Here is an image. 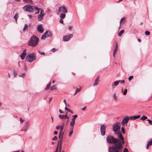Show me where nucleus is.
I'll use <instances>...</instances> for the list:
<instances>
[{"mask_svg":"<svg viewBox=\"0 0 152 152\" xmlns=\"http://www.w3.org/2000/svg\"><path fill=\"white\" fill-rule=\"evenodd\" d=\"M29 121H26V122L24 126V127L28 128L29 126Z\"/></svg>","mask_w":152,"mask_h":152,"instance_id":"17","label":"nucleus"},{"mask_svg":"<svg viewBox=\"0 0 152 152\" xmlns=\"http://www.w3.org/2000/svg\"><path fill=\"white\" fill-rule=\"evenodd\" d=\"M73 37L72 34L69 35L64 36L63 37V40L64 41L67 42L69 41Z\"/></svg>","mask_w":152,"mask_h":152,"instance_id":"9","label":"nucleus"},{"mask_svg":"<svg viewBox=\"0 0 152 152\" xmlns=\"http://www.w3.org/2000/svg\"><path fill=\"white\" fill-rule=\"evenodd\" d=\"M20 124H22L23 121H24V120L23 119L21 118H20Z\"/></svg>","mask_w":152,"mask_h":152,"instance_id":"49","label":"nucleus"},{"mask_svg":"<svg viewBox=\"0 0 152 152\" xmlns=\"http://www.w3.org/2000/svg\"><path fill=\"white\" fill-rule=\"evenodd\" d=\"M114 85L115 86H117L119 82H118V80L116 81H115L114 82Z\"/></svg>","mask_w":152,"mask_h":152,"instance_id":"32","label":"nucleus"},{"mask_svg":"<svg viewBox=\"0 0 152 152\" xmlns=\"http://www.w3.org/2000/svg\"><path fill=\"white\" fill-rule=\"evenodd\" d=\"M118 44L117 43L116 45V46L114 50V52H116L117 51V50L118 49Z\"/></svg>","mask_w":152,"mask_h":152,"instance_id":"33","label":"nucleus"},{"mask_svg":"<svg viewBox=\"0 0 152 152\" xmlns=\"http://www.w3.org/2000/svg\"><path fill=\"white\" fill-rule=\"evenodd\" d=\"M147 121H148V123L150 125H152V121L149 119H148Z\"/></svg>","mask_w":152,"mask_h":152,"instance_id":"42","label":"nucleus"},{"mask_svg":"<svg viewBox=\"0 0 152 152\" xmlns=\"http://www.w3.org/2000/svg\"><path fill=\"white\" fill-rule=\"evenodd\" d=\"M65 13H62L60 15V16L61 19H63L65 18L66 17Z\"/></svg>","mask_w":152,"mask_h":152,"instance_id":"16","label":"nucleus"},{"mask_svg":"<svg viewBox=\"0 0 152 152\" xmlns=\"http://www.w3.org/2000/svg\"><path fill=\"white\" fill-rule=\"evenodd\" d=\"M73 129H70V131L69 133V136H70L73 133Z\"/></svg>","mask_w":152,"mask_h":152,"instance_id":"28","label":"nucleus"},{"mask_svg":"<svg viewBox=\"0 0 152 152\" xmlns=\"http://www.w3.org/2000/svg\"><path fill=\"white\" fill-rule=\"evenodd\" d=\"M59 22L60 23H63L64 22L63 20V19H61L59 20Z\"/></svg>","mask_w":152,"mask_h":152,"instance_id":"55","label":"nucleus"},{"mask_svg":"<svg viewBox=\"0 0 152 152\" xmlns=\"http://www.w3.org/2000/svg\"><path fill=\"white\" fill-rule=\"evenodd\" d=\"M80 90V89L79 88H77L76 89L75 91L74 94V95H75L77 93L79 92Z\"/></svg>","mask_w":152,"mask_h":152,"instance_id":"29","label":"nucleus"},{"mask_svg":"<svg viewBox=\"0 0 152 152\" xmlns=\"http://www.w3.org/2000/svg\"><path fill=\"white\" fill-rule=\"evenodd\" d=\"M121 124L119 122H117L113 124V130L115 134L117 135L118 137L121 139V140H123L124 137L121 132L120 131Z\"/></svg>","mask_w":152,"mask_h":152,"instance_id":"2","label":"nucleus"},{"mask_svg":"<svg viewBox=\"0 0 152 152\" xmlns=\"http://www.w3.org/2000/svg\"><path fill=\"white\" fill-rule=\"evenodd\" d=\"M127 89H125L124 92H123V94L124 95H125L127 92Z\"/></svg>","mask_w":152,"mask_h":152,"instance_id":"44","label":"nucleus"},{"mask_svg":"<svg viewBox=\"0 0 152 152\" xmlns=\"http://www.w3.org/2000/svg\"><path fill=\"white\" fill-rule=\"evenodd\" d=\"M8 76L9 78H10V75L9 73H8Z\"/></svg>","mask_w":152,"mask_h":152,"instance_id":"64","label":"nucleus"},{"mask_svg":"<svg viewBox=\"0 0 152 152\" xmlns=\"http://www.w3.org/2000/svg\"><path fill=\"white\" fill-rule=\"evenodd\" d=\"M75 124V121H72L70 122V126H71V127L70 128V129H73L74 126Z\"/></svg>","mask_w":152,"mask_h":152,"instance_id":"20","label":"nucleus"},{"mask_svg":"<svg viewBox=\"0 0 152 152\" xmlns=\"http://www.w3.org/2000/svg\"><path fill=\"white\" fill-rule=\"evenodd\" d=\"M106 140L107 143L114 144L113 146L109 147H113L117 148H118L123 147V145L125 143L124 137L122 140L118 137L115 138L112 136L109 135L107 137Z\"/></svg>","mask_w":152,"mask_h":152,"instance_id":"1","label":"nucleus"},{"mask_svg":"<svg viewBox=\"0 0 152 152\" xmlns=\"http://www.w3.org/2000/svg\"><path fill=\"white\" fill-rule=\"evenodd\" d=\"M44 28L42 24L38 25L37 28V31L40 33H42L44 31Z\"/></svg>","mask_w":152,"mask_h":152,"instance_id":"12","label":"nucleus"},{"mask_svg":"<svg viewBox=\"0 0 152 152\" xmlns=\"http://www.w3.org/2000/svg\"><path fill=\"white\" fill-rule=\"evenodd\" d=\"M59 151V150H58V145L57 146V147H56V151Z\"/></svg>","mask_w":152,"mask_h":152,"instance_id":"58","label":"nucleus"},{"mask_svg":"<svg viewBox=\"0 0 152 152\" xmlns=\"http://www.w3.org/2000/svg\"><path fill=\"white\" fill-rule=\"evenodd\" d=\"M22 55L26 56V49L24 50L22 53L21 54Z\"/></svg>","mask_w":152,"mask_h":152,"instance_id":"37","label":"nucleus"},{"mask_svg":"<svg viewBox=\"0 0 152 152\" xmlns=\"http://www.w3.org/2000/svg\"><path fill=\"white\" fill-rule=\"evenodd\" d=\"M72 28L71 26H69V29L70 30H72Z\"/></svg>","mask_w":152,"mask_h":152,"instance_id":"60","label":"nucleus"},{"mask_svg":"<svg viewBox=\"0 0 152 152\" xmlns=\"http://www.w3.org/2000/svg\"><path fill=\"white\" fill-rule=\"evenodd\" d=\"M121 130L123 134H125V131L124 128V127H122L121 128Z\"/></svg>","mask_w":152,"mask_h":152,"instance_id":"39","label":"nucleus"},{"mask_svg":"<svg viewBox=\"0 0 152 152\" xmlns=\"http://www.w3.org/2000/svg\"><path fill=\"white\" fill-rule=\"evenodd\" d=\"M59 117L61 119H64V115H59Z\"/></svg>","mask_w":152,"mask_h":152,"instance_id":"38","label":"nucleus"},{"mask_svg":"<svg viewBox=\"0 0 152 152\" xmlns=\"http://www.w3.org/2000/svg\"><path fill=\"white\" fill-rule=\"evenodd\" d=\"M36 6H31L30 5H26L23 7L24 10L30 12H34V8Z\"/></svg>","mask_w":152,"mask_h":152,"instance_id":"5","label":"nucleus"},{"mask_svg":"<svg viewBox=\"0 0 152 152\" xmlns=\"http://www.w3.org/2000/svg\"><path fill=\"white\" fill-rule=\"evenodd\" d=\"M99 76H98L95 80L96 81H97V82H99Z\"/></svg>","mask_w":152,"mask_h":152,"instance_id":"54","label":"nucleus"},{"mask_svg":"<svg viewBox=\"0 0 152 152\" xmlns=\"http://www.w3.org/2000/svg\"><path fill=\"white\" fill-rule=\"evenodd\" d=\"M28 26L26 24L24 25V27L23 29V31H24L26 30H27L28 28Z\"/></svg>","mask_w":152,"mask_h":152,"instance_id":"25","label":"nucleus"},{"mask_svg":"<svg viewBox=\"0 0 152 152\" xmlns=\"http://www.w3.org/2000/svg\"><path fill=\"white\" fill-rule=\"evenodd\" d=\"M61 147L60 146V147L59 149V151H55V152H61Z\"/></svg>","mask_w":152,"mask_h":152,"instance_id":"56","label":"nucleus"},{"mask_svg":"<svg viewBox=\"0 0 152 152\" xmlns=\"http://www.w3.org/2000/svg\"><path fill=\"white\" fill-rule=\"evenodd\" d=\"M113 97H114V99H115V100L117 99V96L116 95V94H114L113 95Z\"/></svg>","mask_w":152,"mask_h":152,"instance_id":"50","label":"nucleus"},{"mask_svg":"<svg viewBox=\"0 0 152 152\" xmlns=\"http://www.w3.org/2000/svg\"><path fill=\"white\" fill-rule=\"evenodd\" d=\"M26 74L25 73H23L21 75H19V76L23 77Z\"/></svg>","mask_w":152,"mask_h":152,"instance_id":"36","label":"nucleus"},{"mask_svg":"<svg viewBox=\"0 0 152 152\" xmlns=\"http://www.w3.org/2000/svg\"><path fill=\"white\" fill-rule=\"evenodd\" d=\"M52 36L53 34L51 31L49 30H47L42 36L41 39L42 40H45V38L47 37H52Z\"/></svg>","mask_w":152,"mask_h":152,"instance_id":"6","label":"nucleus"},{"mask_svg":"<svg viewBox=\"0 0 152 152\" xmlns=\"http://www.w3.org/2000/svg\"><path fill=\"white\" fill-rule=\"evenodd\" d=\"M56 89V88H55V86H53L51 87V88H50V89L51 91H53V90Z\"/></svg>","mask_w":152,"mask_h":152,"instance_id":"34","label":"nucleus"},{"mask_svg":"<svg viewBox=\"0 0 152 152\" xmlns=\"http://www.w3.org/2000/svg\"><path fill=\"white\" fill-rule=\"evenodd\" d=\"M58 133V132L57 131H55L54 132V134H57Z\"/></svg>","mask_w":152,"mask_h":152,"instance_id":"61","label":"nucleus"},{"mask_svg":"<svg viewBox=\"0 0 152 152\" xmlns=\"http://www.w3.org/2000/svg\"><path fill=\"white\" fill-rule=\"evenodd\" d=\"M56 129L57 130H59L60 129V126H58L56 127Z\"/></svg>","mask_w":152,"mask_h":152,"instance_id":"53","label":"nucleus"},{"mask_svg":"<svg viewBox=\"0 0 152 152\" xmlns=\"http://www.w3.org/2000/svg\"><path fill=\"white\" fill-rule=\"evenodd\" d=\"M86 107H85L83 108H82L81 109H82V110H84L86 109Z\"/></svg>","mask_w":152,"mask_h":152,"instance_id":"62","label":"nucleus"},{"mask_svg":"<svg viewBox=\"0 0 152 152\" xmlns=\"http://www.w3.org/2000/svg\"><path fill=\"white\" fill-rule=\"evenodd\" d=\"M64 123H62L61 125L60 126V129L61 131H63V129H64Z\"/></svg>","mask_w":152,"mask_h":152,"instance_id":"27","label":"nucleus"},{"mask_svg":"<svg viewBox=\"0 0 152 152\" xmlns=\"http://www.w3.org/2000/svg\"><path fill=\"white\" fill-rule=\"evenodd\" d=\"M77 117V115H75L72 116L73 118L72 119V121H75V119Z\"/></svg>","mask_w":152,"mask_h":152,"instance_id":"22","label":"nucleus"},{"mask_svg":"<svg viewBox=\"0 0 152 152\" xmlns=\"http://www.w3.org/2000/svg\"><path fill=\"white\" fill-rule=\"evenodd\" d=\"M57 137L56 136H55L53 138V140H57Z\"/></svg>","mask_w":152,"mask_h":152,"instance_id":"52","label":"nucleus"},{"mask_svg":"<svg viewBox=\"0 0 152 152\" xmlns=\"http://www.w3.org/2000/svg\"><path fill=\"white\" fill-rule=\"evenodd\" d=\"M39 41V38L34 35L32 36L30 38V40L27 43L28 45L34 47L38 44Z\"/></svg>","mask_w":152,"mask_h":152,"instance_id":"3","label":"nucleus"},{"mask_svg":"<svg viewBox=\"0 0 152 152\" xmlns=\"http://www.w3.org/2000/svg\"><path fill=\"white\" fill-rule=\"evenodd\" d=\"M60 12L61 13H67V9L65 7L62 6L58 8V11L57 14L58 15Z\"/></svg>","mask_w":152,"mask_h":152,"instance_id":"8","label":"nucleus"},{"mask_svg":"<svg viewBox=\"0 0 152 152\" xmlns=\"http://www.w3.org/2000/svg\"><path fill=\"white\" fill-rule=\"evenodd\" d=\"M27 129H28L27 128L24 127L23 126V128L21 129V131H25V132L27 130Z\"/></svg>","mask_w":152,"mask_h":152,"instance_id":"31","label":"nucleus"},{"mask_svg":"<svg viewBox=\"0 0 152 152\" xmlns=\"http://www.w3.org/2000/svg\"><path fill=\"white\" fill-rule=\"evenodd\" d=\"M124 30H121L118 33V36L119 37H121L122 34L124 33Z\"/></svg>","mask_w":152,"mask_h":152,"instance_id":"21","label":"nucleus"},{"mask_svg":"<svg viewBox=\"0 0 152 152\" xmlns=\"http://www.w3.org/2000/svg\"><path fill=\"white\" fill-rule=\"evenodd\" d=\"M133 77V76L132 75H131L129 76L128 78V80L129 81H130Z\"/></svg>","mask_w":152,"mask_h":152,"instance_id":"45","label":"nucleus"},{"mask_svg":"<svg viewBox=\"0 0 152 152\" xmlns=\"http://www.w3.org/2000/svg\"><path fill=\"white\" fill-rule=\"evenodd\" d=\"M150 34V32L148 31H146L145 32V34L146 35H149Z\"/></svg>","mask_w":152,"mask_h":152,"instance_id":"40","label":"nucleus"},{"mask_svg":"<svg viewBox=\"0 0 152 152\" xmlns=\"http://www.w3.org/2000/svg\"><path fill=\"white\" fill-rule=\"evenodd\" d=\"M119 83H121L124 84L125 83V81L124 80H118Z\"/></svg>","mask_w":152,"mask_h":152,"instance_id":"41","label":"nucleus"},{"mask_svg":"<svg viewBox=\"0 0 152 152\" xmlns=\"http://www.w3.org/2000/svg\"><path fill=\"white\" fill-rule=\"evenodd\" d=\"M38 52L39 54L41 55H45V53L43 52L40 51L39 50H38Z\"/></svg>","mask_w":152,"mask_h":152,"instance_id":"47","label":"nucleus"},{"mask_svg":"<svg viewBox=\"0 0 152 152\" xmlns=\"http://www.w3.org/2000/svg\"><path fill=\"white\" fill-rule=\"evenodd\" d=\"M63 102H64V104L66 106H67V105H66V100H65V99H64V101Z\"/></svg>","mask_w":152,"mask_h":152,"instance_id":"63","label":"nucleus"},{"mask_svg":"<svg viewBox=\"0 0 152 152\" xmlns=\"http://www.w3.org/2000/svg\"><path fill=\"white\" fill-rule=\"evenodd\" d=\"M36 59V54L32 53L28 55L26 58V60L28 62H31Z\"/></svg>","mask_w":152,"mask_h":152,"instance_id":"4","label":"nucleus"},{"mask_svg":"<svg viewBox=\"0 0 152 152\" xmlns=\"http://www.w3.org/2000/svg\"><path fill=\"white\" fill-rule=\"evenodd\" d=\"M140 117V115L136 116H131L129 117V119L131 120H135L139 118Z\"/></svg>","mask_w":152,"mask_h":152,"instance_id":"14","label":"nucleus"},{"mask_svg":"<svg viewBox=\"0 0 152 152\" xmlns=\"http://www.w3.org/2000/svg\"><path fill=\"white\" fill-rule=\"evenodd\" d=\"M45 15L44 11L41 10L40 14L38 15V20L39 21H41L43 19Z\"/></svg>","mask_w":152,"mask_h":152,"instance_id":"10","label":"nucleus"},{"mask_svg":"<svg viewBox=\"0 0 152 152\" xmlns=\"http://www.w3.org/2000/svg\"><path fill=\"white\" fill-rule=\"evenodd\" d=\"M56 50V49H55V48H53L51 49V51L53 52H54Z\"/></svg>","mask_w":152,"mask_h":152,"instance_id":"51","label":"nucleus"},{"mask_svg":"<svg viewBox=\"0 0 152 152\" xmlns=\"http://www.w3.org/2000/svg\"><path fill=\"white\" fill-rule=\"evenodd\" d=\"M129 118V117L127 116L121 122V124L123 126L125 124H126L128 123L129 120L130 119Z\"/></svg>","mask_w":152,"mask_h":152,"instance_id":"13","label":"nucleus"},{"mask_svg":"<svg viewBox=\"0 0 152 152\" xmlns=\"http://www.w3.org/2000/svg\"><path fill=\"white\" fill-rule=\"evenodd\" d=\"M62 132L63 131H61V130H60V132L59 134V136H58V137H59V138H60V136H61V134H62V135L63 136V135L64 134V133L63 132L62 133Z\"/></svg>","mask_w":152,"mask_h":152,"instance_id":"35","label":"nucleus"},{"mask_svg":"<svg viewBox=\"0 0 152 152\" xmlns=\"http://www.w3.org/2000/svg\"><path fill=\"white\" fill-rule=\"evenodd\" d=\"M13 74H14V77H15L17 75V72L15 69L13 70Z\"/></svg>","mask_w":152,"mask_h":152,"instance_id":"30","label":"nucleus"},{"mask_svg":"<svg viewBox=\"0 0 152 152\" xmlns=\"http://www.w3.org/2000/svg\"><path fill=\"white\" fill-rule=\"evenodd\" d=\"M34 9L35 10H37V12L35 13V14H38L40 10H41L40 8H38L37 7H36L34 8Z\"/></svg>","mask_w":152,"mask_h":152,"instance_id":"18","label":"nucleus"},{"mask_svg":"<svg viewBox=\"0 0 152 152\" xmlns=\"http://www.w3.org/2000/svg\"><path fill=\"white\" fill-rule=\"evenodd\" d=\"M24 2H26L29 3H32L33 2L32 0H23Z\"/></svg>","mask_w":152,"mask_h":152,"instance_id":"23","label":"nucleus"},{"mask_svg":"<svg viewBox=\"0 0 152 152\" xmlns=\"http://www.w3.org/2000/svg\"><path fill=\"white\" fill-rule=\"evenodd\" d=\"M123 149V147L117 148L113 147H109L108 152H120Z\"/></svg>","mask_w":152,"mask_h":152,"instance_id":"7","label":"nucleus"},{"mask_svg":"<svg viewBox=\"0 0 152 152\" xmlns=\"http://www.w3.org/2000/svg\"><path fill=\"white\" fill-rule=\"evenodd\" d=\"M50 82L47 85V86L45 88V90H47L49 88L50 86Z\"/></svg>","mask_w":152,"mask_h":152,"instance_id":"24","label":"nucleus"},{"mask_svg":"<svg viewBox=\"0 0 152 152\" xmlns=\"http://www.w3.org/2000/svg\"><path fill=\"white\" fill-rule=\"evenodd\" d=\"M123 152H129V151H128V150L126 148H125L124 149Z\"/></svg>","mask_w":152,"mask_h":152,"instance_id":"48","label":"nucleus"},{"mask_svg":"<svg viewBox=\"0 0 152 152\" xmlns=\"http://www.w3.org/2000/svg\"><path fill=\"white\" fill-rule=\"evenodd\" d=\"M106 126L104 124L101 125L100 126V130L102 135L104 136L105 134V129Z\"/></svg>","mask_w":152,"mask_h":152,"instance_id":"11","label":"nucleus"},{"mask_svg":"<svg viewBox=\"0 0 152 152\" xmlns=\"http://www.w3.org/2000/svg\"><path fill=\"white\" fill-rule=\"evenodd\" d=\"M19 18V14L18 13H16L13 17V18L15 19V21L17 22V20Z\"/></svg>","mask_w":152,"mask_h":152,"instance_id":"15","label":"nucleus"},{"mask_svg":"<svg viewBox=\"0 0 152 152\" xmlns=\"http://www.w3.org/2000/svg\"><path fill=\"white\" fill-rule=\"evenodd\" d=\"M20 57L21 58V59L22 60H23L25 58V56L21 54V55L20 56Z\"/></svg>","mask_w":152,"mask_h":152,"instance_id":"43","label":"nucleus"},{"mask_svg":"<svg viewBox=\"0 0 152 152\" xmlns=\"http://www.w3.org/2000/svg\"><path fill=\"white\" fill-rule=\"evenodd\" d=\"M65 109L66 111H68L69 110V109L67 108L66 107L65 108Z\"/></svg>","mask_w":152,"mask_h":152,"instance_id":"57","label":"nucleus"},{"mask_svg":"<svg viewBox=\"0 0 152 152\" xmlns=\"http://www.w3.org/2000/svg\"><path fill=\"white\" fill-rule=\"evenodd\" d=\"M99 83V82H95L93 85V86H96L98 85Z\"/></svg>","mask_w":152,"mask_h":152,"instance_id":"46","label":"nucleus"},{"mask_svg":"<svg viewBox=\"0 0 152 152\" xmlns=\"http://www.w3.org/2000/svg\"><path fill=\"white\" fill-rule=\"evenodd\" d=\"M152 145V139L150 140L148 142V143L147 145V149H148V145Z\"/></svg>","mask_w":152,"mask_h":152,"instance_id":"19","label":"nucleus"},{"mask_svg":"<svg viewBox=\"0 0 152 152\" xmlns=\"http://www.w3.org/2000/svg\"><path fill=\"white\" fill-rule=\"evenodd\" d=\"M147 118V117L143 115L140 118V120H142L143 121H144Z\"/></svg>","mask_w":152,"mask_h":152,"instance_id":"26","label":"nucleus"},{"mask_svg":"<svg viewBox=\"0 0 152 152\" xmlns=\"http://www.w3.org/2000/svg\"><path fill=\"white\" fill-rule=\"evenodd\" d=\"M59 112L61 113H64L63 111L61 110L60 109L59 110Z\"/></svg>","mask_w":152,"mask_h":152,"instance_id":"59","label":"nucleus"}]
</instances>
